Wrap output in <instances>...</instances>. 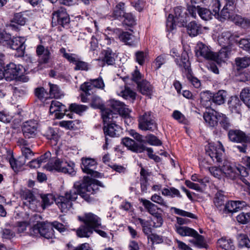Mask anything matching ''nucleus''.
<instances>
[{
    "label": "nucleus",
    "mask_w": 250,
    "mask_h": 250,
    "mask_svg": "<svg viewBox=\"0 0 250 250\" xmlns=\"http://www.w3.org/2000/svg\"><path fill=\"white\" fill-rule=\"evenodd\" d=\"M211 174L214 177L221 179L225 176L231 179H234L242 174L239 168L232 165L228 161H225L222 168L216 167H210L208 168Z\"/></svg>",
    "instance_id": "obj_1"
},
{
    "label": "nucleus",
    "mask_w": 250,
    "mask_h": 250,
    "mask_svg": "<svg viewBox=\"0 0 250 250\" xmlns=\"http://www.w3.org/2000/svg\"><path fill=\"white\" fill-rule=\"evenodd\" d=\"M174 16L169 14L167 21V28L168 31H172L175 28L176 24L184 25L186 24L187 14L185 8L182 6H177L174 9Z\"/></svg>",
    "instance_id": "obj_2"
},
{
    "label": "nucleus",
    "mask_w": 250,
    "mask_h": 250,
    "mask_svg": "<svg viewBox=\"0 0 250 250\" xmlns=\"http://www.w3.org/2000/svg\"><path fill=\"white\" fill-rule=\"evenodd\" d=\"M176 232L182 236H190L194 238L190 242L198 248H204L206 246L204 238L198 234L197 231L186 226L175 225Z\"/></svg>",
    "instance_id": "obj_3"
},
{
    "label": "nucleus",
    "mask_w": 250,
    "mask_h": 250,
    "mask_svg": "<svg viewBox=\"0 0 250 250\" xmlns=\"http://www.w3.org/2000/svg\"><path fill=\"white\" fill-rule=\"evenodd\" d=\"M77 191L71 189L66 192L64 196H60L55 199V203L62 212H67L72 207V202L77 199Z\"/></svg>",
    "instance_id": "obj_4"
},
{
    "label": "nucleus",
    "mask_w": 250,
    "mask_h": 250,
    "mask_svg": "<svg viewBox=\"0 0 250 250\" xmlns=\"http://www.w3.org/2000/svg\"><path fill=\"white\" fill-rule=\"evenodd\" d=\"M74 166L75 165L72 162H67L60 158H57L55 160L54 165L47 164L44 166V168L49 171L54 169L59 172H62L73 176L76 174Z\"/></svg>",
    "instance_id": "obj_5"
},
{
    "label": "nucleus",
    "mask_w": 250,
    "mask_h": 250,
    "mask_svg": "<svg viewBox=\"0 0 250 250\" xmlns=\"http://www.w3.org/2000/svg\"><path fill=\"white\" fill-rule=\"evenodd\" d=\"M224 148L220 142L216 143H209L206 146V153L214 162L219 163L223 157Z\"/></svg>",
    "instance_id": "obj_6"
},
{
    "label": "nucleus",
    "mask_w": 250,
    "mask_h": 250,
    "mask_svg": "<svg viewBox=\"0 0 250 250\" xmlns=\"http://www.w3.org/2000/svg\"><path fill=\"white\" fill-rule=\"evenodd\" d=\"M138 122L139 127L143 130L153 131L157 128V125L149 112H145L143 115L140 116Z\"/></svg>",
    "instance_id": "obj_7"
},
{
    "label": "nucleus",
    "mask_w": 250,
    "mask_h": 250,
    "mask_svg": "<svg viewBox=\"0 0 250 250\" xmlns=\"http://www.w3.org/2000/svg\"><path fill=\"white\" fill-rule=\"evenodd\" d=\"M69 17L66 11L61 8L52 14V24L53 26L60 25L63 27L69 22Z\"/></svg>",
    "instance_id": "obj_8"
},
{
    "label": "nucleus",
    "mask_w": 250,
    "mask_h": 250,
    "mask_svg": "<svg viewBox=\"0 0 250 250\" xmlns=\"http://www.w3.org/2000/svg\"><path fill=\"white\" fill-rule=\"evenodd\" d=\"M229 140L234 143L250 144V135L239 129L230 130L228 134Z\"/></svg>",
    "instance_id": "obj_9"
},
{
    "label": "nucleus",
    "mask_w": 250,
    "mask_h": 250,
    "mask_svg": "<svg viewBox=\"0 0 250 250\" xmlns=\"http://www.w3.org/2000/svg\"><path fill=\"white\" fill-rule=\"evenodd\" d=\"M38 127V123L35 120H29L23 123L21 128L24 137L28 139L35 137Z\"/></svg>",
    "instance_id": "obj_10"
},
{
    "label": "nucleus",
    "mask_w": 250,
    "mask_h": 250,
    "mask_svg": "<svg viewBox=\"0 0 250 250\" xmlns=\"http://www.w3.org/2000/svg\"><path fill=\"white\" fill-rule=\"evenodd\" d=\"M22 66L14 63L7 64L4 70L6 80L11 81L16 79L22 73Z\"/></svg>",
    "instance_id": "obj_11"
},
{
    "label": "nucleus",
    "mask_w": 250,
    "mask_h": 250,
    "mask_svg": "<svg viewBox=\"0 0 250 250\" xmlns=\"http://www.w3.org/2000/svg\"><path fill=\"white\" fill-rule=\"evenodd\" d=\"M104 84L103 79L101 78L91 80L89 82H85L81 86V89L83 91L86 96L90 95V92H93L94 88L103 89Z\"/></svg>",
    "instance_id": "obj_12"
},
{
    "label": "nucleus",
    "mask_w": 250,
    "mask_h": 250,
    "mask_svg": "<svg viewBox=\"0 0 250 250\" xmlns=\"http://www.w3.org/2000/svg\"><path fill=\"white\" fill-rule=\"evenodd\" d=\"M79 220L83 222L84 224L92 229H95L101 225V220L97 215L92 213H87L83 217H79Z\"/></svg>",
    "instance_id": "obj_13"
},
{
    "label": "nucleus",
    "mask_w": 250,
    "mask_h": 250,
    "mask_svg": "<svg viewBox=\"0 0 250 250\" xmlns=\"http://www.w3.org/2000/svg\"><path fill=\"white\" fill-rule=\"evenodd\" d=\"M25 41L23 37H14L13 39L10 37V39L5 43V45H8L12 49L19 51L20 52L19 55H23V51L25 48L24 46Z\"/></svg>",
    "instance_id": "obj_14"
},
{
    "label": "nucleus",
    "mask_w": 250,
    "mask_h": 250,
    "mask_svg": "<svg viewBox=\"0 0 250 250\" xmlns=\"http://www.w3.org/2000/svg\"><path fill=\"white\" fill-rule=\"evenodd\" d=\"M122 142L129 150L136 153H141L145 151L146 146L142 144H138L133 140L125 137L122 139Z\"/></svg>",
    "instance_id": "obj_15"
},
{
    "label": "nucleus",
    "mask_w": 250,
    "mask_h": 250,
    "mask_svg": "<svg viewBox=\"0 0 250 250\" xmlns=\"http://www.w3.org/2000/svg\"><path fill=\"white\" fill-rule=\"evenodd\" d=\"M196 55L197 57H203L207 60H212L214 56V52L202 42H198L196 47Z\"/></svg>",
    "instance_id": "obj_16"
},
{
    "label": "nucleus",
    "mask_w": 250,
    "mask_h": 250,
    "mask_svg": "<svg viewBox=\"0 0 250 250\" xmlns=\"http://www.w3.org/2000/svg\"><path fill=\"white\" fill-rule=\"evenodd\" d=\"M238 37L237 36L233 35L229 31H224L219 37L218 42L222 47H228L233 42H237L236 38Z\"/></svg>",
    "instance_id": "obj_17"
},
{
    "label": "nucleus",
    "mask_w": 250,
    "mask_h": 250,
    "mask_svg": "<svg viewBox=\"0 0 250 250\" xmlns=\"http://www.w3.org/2000/svg\"><path fill=\"white\" fill-rule=\"evenodd\" d=\"M36 53L39 57V62L40 63H47L51 58V53L48 47H45L42 45H37Z\"/></svg>",
    "instance_id": "obj_18"
},
{
    "label": "nucleus",
    "mask_w": 250,
    "mask_h": 250,
    "mask_svg": "<svg viewBox=\"0 0 250 250\" xmlns=\"http://www.w3.org/2000/svg\"><path fill=\"white\" fill-rule=\"evenodd\" d=\"M50 114L55 113V117L56 118H63L64 114L62 112H67L64 105L57 101H52L50 106Z\"/></svg>",
    "instance_id": "obj_19"
},
{
    "label": "nucleus",
    "mask_w": 250,
    "mask_h": 250,
    "mask_svg": "<svg viewBox=\"0 0 250 250\" xmlns=\"http://www.w3.org/2000/svg\"><path fill=\"white\" fill-rule=\"evenodd\" d=\"M132 30L123 32L119 36V38L125 44L130 46L135 45L139 41V38L133 35Z\"/></svg>",
    "instance_id": "obj_20"
},
{
    "label": "nucleus",
    "mask_w": 250,
    "mask_h": 250,
    "mask_svg": "<svg viewBox=\"0 0 250 250\" xmlns=\"http://www.w3.org/2000/svg\"><path fill=\"white\" fill-rule=\"evenodd\" d=\"M96 164V161L91 158H85L82 159V168L83 171L86 173L93 175L94 176H98L99 174L96 171L93 170L92 168L95 166Z\"/></svg>",
    "instance_id": "obj_21"
},
{
    "label": "nucleus",
    "mask_w": 250,
    "mask_h": 250,
    "mask_svg": "<svg viewBox=\"0 0 250 250\" xmlns=\"http://www.w3.org/2000/svg\"><path fill=\"white\" fill-rule=\"evenodd\" d=\"M116 123H110L106 124V125H104V131L105 135H109L112 137H117L119 135L121 128Z\"/></svg>",
    "instance_id": "obj_22"
},
{
    "label": "nucleus",
    "mask_w": 250,
    "mask_h": 250,
    "mask_svg": "<svg viewBox=\"0 0 250 250\" xmlns=\"http://www.w3.org/2000/svg\"><path fill=\"white\" fill-rule=\"evenodd\" d=\"M111 107L117 112V113H118L125 117H128L130 112V110L126 105L118 101L113 100L111 102Z\"/></svg>",
    "instance_id": "obj_23"
},
{
    "label": "nucleus",
    "mask_w": 250,
    "mask_h": 250,
    "mask_svg": "<svg viewBox=\"0 0 250 250\" xmlns=\"http://www.w3.org/2000/svg\"><path fill=\"white\" fill-rule=\"evenodd\" d=\"M106 108L102 110V115L103 121L105 124L117 122L116 120L120 117L115 110Z\"/></svg>",
    "instance_id": "obj_24"
},
{
    "label": "nucleus",
    "mask_w": 250,
    "mask_h": 250,
    "mask_svg": "<svg viewBox=\"0 0 250 250\" xmlns=\"http://www.w3.org/2000/svg\"><path fill=\"white\" fill-rule=\"evenodd\" d=\"M247 204L243 201H230L225 205V208L229 212H235L246 207Z\"/></svg>",
    "instance_id": "obj_25"
},
{
    "label": "nucleus",
    "mask_w": 250,
    "mask_h": 250,
    "mask_svg": "<svg viewBox=\"0 0 250 250\" xmlns=\"http://www.w3.org/2000/svg\"><path fill=\"white\" fill-rule=\"evenodd\" d=\"M219 113L216 111L206 112L204 114V119L206 123L210 127L216 126L218 122Z\"/></svg>",
    "instance_id": "obj_26"
},
{
    "label": "nucleus",
    "mask_w": 250,
    "mask_h": 250,
    "mask_svg": "<svg viewBox=\"0 0 250 250\" xmlns=\"http://www.w3.org/2000/svg\"><path fill=\"white\" fill-rule=\"evenodd\" d=\"M41 236L46 239H52L54 236V230L51 225L44 222H40Z\"/></svg>",
    "instance_id": "obj_27"
},
{
    "label": "nucleus",
    "mask_w": 250,
    "mask_h": 250,
    "mask_svg": "<svg viewBox=\"0 0 250 250\" xmlns=\"http://www.w3.org/2000/svg\"><path fill=\"white\" fill-rule=\"evenodd\" d=\"M50 156L51 153L49 152H46L38 159L31 161L28 166L31 168H39L42 163H46Z\"/></svg>",
    "instance_id": "obj_28"
},
{
    "label": "nucleus",
    "mask_w": 250,
    "mask_h": 250,
    "mask_svg": "<svg viewBox=\"0 0 250 250\" xmlns=\"http://www.w3.org/2000/svg\"><path fill=\"white\" fill-rule=\"evenodd\" d=\"M140 201L142 203L147 211L152 216L159 213L158 212V210H160V208H158L156 205L152 203L150 201L143 198L140 199Z\"/></svg>",
    "instance_id": "obj_29"
},
{
    "label": "nucleus",
    "mask_w": 250,
    "mask_h": 250,
    "mask_svg": "<svg viewBox=\"0 0 250 250\" xmlns=\"http://www.w3.org/2000/svg\"><path fill=\"white\" fill-rule=\"evenodd\" d=\"M175 62L180 67H183L185 69L187 73L192 72L190 68V64L186 53H183L181 58L176 59Z\"/></svg>",
    "instance_id": "obj_30"
},
{
    "label": "nucleus",
    "mask_w": 250,
    "mask_h": 250,
    "mask_svg": "<svg viewBox=\"0 0 250 250\" xmlns=\"http://www.w3.org/2000/svg\"><path fill=\"white\" fill-rule=\"evenodd\" d=\"M187 28L188 33L190 36L195 37L202 32L201 25L197 24L194 21L190 22L187 25Z\"/></svg>",
    "instance_id": "obj_31"
},
{
    "label": "nucleus",
    "mask_w": 250,
    "mask_h": 250,
    "mask_svg": "<svg viewBox=\"0 0 250 250\" xmlns=\"http://www.w3.org/2000/svg\"><path fill=\"white\" fill-rule=\"evenodd\" d=\"M103 54L104 56L102 59V61L106 62L108 65H113L115 63V58L116 55L112 50L107 48V49L104 50L103 51Z\"/></svg>",
    "instance_id": "obj_32"
},
{
    "label": "nucleus",
    "mask_w": 250,
    "mask_h": 250,
    "mask_svg": "<svg viewBox=\"0 0 250 250\" xmlns=\"http://www.w3.org/2000/svg\"><path fill=\"white\" fill-rule=\"evenodd\" d=\"M213 95L208 91H203L200 93L201 103L207 108L210 107L212 102Z\"/></svg>",
    "instance_id": "obj_33"
},
{
    "label": "nucleus",
    "mask_w": 250,
    "mask_h": 250,
    "mask_svg": "<svg viewBox=\"0 0 250 250\" xmlns=\"http://www.w3.org/2000/svg\"><path fill=\"white\" fill-rule=\"evenodd\" d=\"M228 104L231 112L238 113L240 112L241 102L238 97H231L228 102Z\"/></svg>",
    "instance_id": "obj_34"
},
{
    "label": "nucleus",
    "mask_w": 250,
    "mask_h": 250,
    "mask_svg": "<svg viewBox=\"0 0 250 250\" xmlns=\"http://www.w3.org/2000/svg\"><path fill=\"white\" fill-rule=\"evenodd\" d=\"M21 196L24 205L31 207L37 203L33 194L29 190L23 191Z\"/></svg>",
    "instance_id": "obj_35"
},
{
    "label": "nucleus",
    "mask_w": 250,
    "mask_h": 250,
    "mask_svg": "<svg viewBox=\"0 0 250 250\" xmlns=\"http://www.w3.org/2000/svg\"><path fill=\"white\" fill-rule=\"evenodd\" d=\"M232 243L231 240L222 237L218 240L217 245L222 250H234Z\"/></svg>",
    "instance_id": "obj_36"
},
{
    "label": "nucleus",
    "mask_w": 250,
    "mask_h": 250,
    "mask_svg": "<svg viewBox=\"0 0 250 250\" xmlns=\"http://www.w3.org/2000/svg\"><path fill=\"white\" fill-rule=\"evenodd\" d=\"M227 96L225 90H219L213 95L212 102L216 104L220 105L225 103Z\"/></svg>",
    "instance_id": "obj_37"
},
{
    "label": "nucleus",
    "mask_w": 250,
    "mask_h": 250,
    "mask_svg": "<svg viewBox=\"0 0 250 250\" xmlns=\"http://www.w3.org/2000/svg\"><path fill=\"white\" fill-rule=\"evenodd\" d=\"M226 47H223L218 53L214 52V56L213 57V58H212V61L216 62L217 63H220L222 62H224L228 56Z\"/></svg>",
    "instance_id": "obj_38"
},
{
    "label": "nucleus",
    "mask_w": 250,
    "mask_h": 250,
    "mask_svg": "<svg viewBox=\"0 0 250 250\" xmlns=\"http://www.w3.org/2000/svg\"><path fill=\"white\" fill-rule=\"evenodd\" d=\"M93 230L85 224L81 226L77 230V235L79 237H89L93 233Z\"/></svg>",
    "instance_id": "obj_39"
},
{
    "label": "nucleus",
    "mask_w": 250,
    "mask_h": 250,
    "mask_svg": "<svg viewBox=\"0 0 250 250\" xmlns=\"http://www.w3.org/2000/svg\"><path fill=\"white\" fill-rule=\"evenodd\" d=\"M138 88L140 92L144 95H149L152 91V87L150 83L146 81L138 83Z\"/></svg>",
    "instance_id": "obj_40"
},
{
    "label": "nucleus",
    "mask_w": 250,
    "mask_h": 250,
    "mask_svg": "<svg viewBox=\"0 0 250 250\" xmlns=\"http://www.w3.org/2000/svg\"><path fill=\"white\" fill-rule=\"evenodd\" d=\"M198 15L204 21H208L214 16L213 12L209 9L200 6L198 7Z\"/></svg>",
    "instance_id": "obj_41"
},
{
    "label": "nucleus",
    "mask_w": 250,
    "mask_h": 250,
    "mask_svg": "<svg viewBox=\"0 0 250 250\" xmlns=\"http://www.w3.org/2000/svg\"><path fill=\"white\" fill-rule=\"evenodd\" d=\"M209 6L210 10L213 12L214 16L218 19L221 7L220 0H210Z\"/></svg>",
    "instance_id": "obj_42"
},
{
    "label": "nucleus",
    "mask_w": 250,
    "mask_h": 250,
    "mask_svg": "<svg viewBox=\"0 0 250 250\" xmlns=\"http://www.w3.org/2000/svg\"><path fill=\"white\" fill-rule=\"evenodd\" d=\"M235 62L238 68H245L250 65V57L236 58Z\"/></svg>",
    "instance_id": "obj_43"
},
{
    "label": "nucleus",
    "mask_w": 250,
    "mask_h": 250,
    "mask_svg": "<svg viewBox=\"0 0 250 250\" xmlns=\"http://www.w3.org/2000/svg\"><path fill=\"white\" fill-rule=\"evenodd\" d=\"M124 5V3L120 2L115 6L113 12V16L115 18L118 19L124 17V15L126 13L125 12Z\"/></svg>",
    "instance_id": "obj_44"
},
{
    "label": "nucleus",
    "mask_w": 250,
    "mask_h": 250,
    "mask_svg": "<svg viewBox=\"0 0 250 250\" xmlns=\"http://www.w3.org/2000/svg\"><path fill=\"white\" fill-rule=\"evenodd\" d=\"M79 188L83 189V190L87 192L94 193H93V187L92 186L91 182V178L86 176L83 178V185H79Z\"/></svg>",
    "instance_id": "obj_45"
},
{
    "label": "nucleus",
    "mask_w": 250,
    "mask_h": 250,
    "mask_svg": "<svg viewBox=\"0 0 250 250\" xmlns=\"http://www.w3.org/2000/svg\"><path fill=\"white\" fill-rule=\"evenodd\" d=\"M240 96L244 104L250 108V87L244 88L241 92Z\"/></svg>",
    "instance_id": "obj_46"
},
{
    "label": "nucleus",
    "mask_w": 250,
    "mask_h": 250,
    "mask_svg": "<svg viewBox=\"0 0 250 250\" xmlns=\"http://www.w3.org/2000/svg\"><path fill=\"white\" fill-rule=\"evenodd\" d=\"M49 85L50 86L49 97L55 98H61L62 94L59 87L56 84L50 83H49Z\"/></svg>",
    "instance_id": "obj_47"
},
{
    "label": "nucleus",
    "mask_w": 250,
    "mask_h": 250,
    "mask_svg": "<svg viewBox=\"0 0 250 250\" xmlns=\"http://www.w3.org/2000/svg\"><path fill=\"white\" fill-rule=\"evenodd\" d=\"M35 95L40 100L45 101L49 97L48 93L42 87H37L34 90Z\"/></svg>",
    "instance_id": "obj_48"
},
{
    "label": "nucleus",
    "mask_w": 250,
    "mask_h": 250,
    "mask_svg": "<svg viewBox=\"0 0 250 250\" xmlns=\"http://www.w3.org/2000/svg\"><path fill=\"white\" fill-rule=\"evenodd\" d=\"M42 199V208L44 209L46 207L50 206L53 202H55L54 196L51 194L42 195L41 196Z\"/></svg>",
    "instance_id": "obj_49"
},
{
    "label": "nucleus",
    "mask_w": 250,
    "mask_h": 250,
    "mask_svg": "<svg viewBox=\"0 0 250 250\" xmlns=\"http://www.w3.org/2000/svg\"><path fill=\"white\" fill-rule=\"evenodd\" d=\"M237 240L239 247L250 248V240L246 234L242 233L238 234Z\"/></svg>",
    "instance_id": "obj_50"
},
{
    "label": "nucleus",
    "mask_w": 250,
    "mask_h": 250,
    "mask_svg": "<svg viewBox=\"0 0 250 250\" xmlns=\"http://www.w3.org/2000/svg\"><path fill=\"white\" fill-rule=\"evenodd\" d=\"M162 193L165 196H169L171 197L177 196L181 197L180 191L176 188L171 187L170 188H165L162 190Z\"/></svg>",
    "instance_id": "obj_51"
},
{
    "label": "nucleus",
    "mask_w": 250,
    "mask_h": 250,
    "mask_svg": "<svg viewBox=\"0 0 250 250\" xmlns=\"http://www.w3.org/2000/svg\"><path fill=\"white\" fill-rule=\"evenodd\" d=\"M218 122L221 126L225 130L228 129L231 126L229 118L224 114L219 113Z\"/></svg>",
    "instance_id": "obj_52"
},
{
    "label": "nucleus",
    "mask_w": 250,
    "mask_h": 250,
    "mask_svg": "<svg viewBox=\"0 0 250 250\" xmlns=\"http://www.w3.org/2000/svg\"><path fill=\"white\" fill-rule=\"evenodd\" d=\"M72 189H75L77 190V197L78 195H80L87 202H90L91 199L89 195L87 193V192L83 190V189L79 188V185L75 184Z\"/></svg>",
    "instance_id": "obj_53"
},
{
    "label": "nucleus",
    "mask_w": 250,
    "mask_h": 250,
    "mask_svg": "<svg viewBox=\"0 0 250 250\" xmlns=\"http://www.w3.org/2000/svg\"><path fill=\"white\" fill-rule=\"evenodd\" d=\"M91 105L94 108L103 109V104L100 97L97 95H93L91 99Z\"/></svg>",
    "instance_id": "obj_54"
},
{
    "label": "nucleus",
    "mask_w": 250,
    "mask_h": 250,
    "mask_svg": "<svg viewBox=\"0 0 250 250\" xmlns=\"http://www.w3.org/2000/svg\"><path fill=\"white\" fill-rule=\"evenodd\" d=\"M138 220L141 225L143 228V231L146 235H148L151 232V228H150V223L148 221L142 219L141 218H138Z\"/></svg>",
    "instance_id": "obj_55"
},
{
    "label": "nucleus",
    "mask_w": 250,
    "mask_h": 250,
    "mask_svg": "<svg viewBox=\"0 0 250 250\" xmlns=\"http://www.w3.org/2000/svg\"><path fill=\"white\" fill-rule=\"evenodd\" d=\"M12 19L13 22H15L17 24L21 26L24 25L26 21V18L23 17L21 13L15 14Z\"/></svg>",
    "instance_id": "obj_56"
},
{
    "label": "nucleus",
    "mask_w": 250,
    "mask_h": 250,
    "mask_svg": "<svg viewBox=\"0 0 250 250\" xmlns=\"http://www.w3.org/2000/svg\"><path fill=\"white\" fill-rule=\"evenodd\" d=\"M87 108V107L85 105L76 104H72L69 105L70 110L78 114H81L82 112L85 111Z\"/></svg>",
    "instance_id": "obj_57"
},
{
    "label": "nucleus",
    "mask_w": 250,
    "mask_h": 250,
    "mask_svg": "<svg viewBox=\"0 0 250 250\" xmlns=\"http://www.w3.org/2000/svg\"><path fill=\"white\" fill-rule=\"evenodd\" d=\"M28 223L25 221L18 222L15 226V230L19 234H21L25 232Z\"/></svg>",
    "instance_id": "obj_58"
},
{
    "label": "nucleus",
    "mask_w": 250,
    "mask_h": 250,
    "mask_svg": "<svg viewBox=\"0 0 250 250\" xmlns=\"http://www.w3.org/2000/svg\"><path fill=\"white\" fill-rule=\"evenodd\" d=\"M146 142L152 146H160L161 145L162 142L156 136L152 134H148L146 137Z\"/></svg>",
    "instance_id": "obj_59"
},
{
    "label": "nucleus",
    "mask_w": 250,
    "mask_h": 250,
    "mask_svg": "<svg viewBox=\"0 0 250 250\" xmlns=\"http://www.w3.org/2000/svg\"><path fill=\"white\" fill-rule=\"evenodd\" d=\"M224 196L220 193L217 192L216 194L214 200V203L215 206L217 208L221 207L224 205Z\"/></svg>",
    "instance_id": "obj_60"
},
{
    "label": "nucleus",
    "mask_w": 250,
    "mask_h": 250,
    "mask_svg": "<svg viewBox=\"0 0 250 250\" xmlns=\"http://www.w3.org/2000/svg\"><path fill=\"white\" fill-rule=\"evenodd\" d=\"M236 218L237 220L241 224H246L250 221V213L242 212L239 214Z\"/></svg>",
    "instance_id": "obj_61"
},
{
    "label": "nucleus",
    "mask_w": 250,
    "mask_h": 250,
    "mask_svg": "<svg viewBox=\"0 0 250 250\" xmlns=\"http://www.w3.org/2000/svg\"><path fill=\"white\" fill-rule=\"evenodd\" d=\"M39 225H40V222L38 223L30 228L28 232L30 235L32 236H38L39 235H41V227L39 226Z\"/></svg>",
    "instance_id": "obj_62"
},
{
    "label": "nucleus",
    "mask_w": 250,
    "mask_h": 250,
    "mask_svg": "<svg viewBox=\"0 0 250 250\" xmlns=\"http://www.w3.org/2000/svg\"><path fill=\"white\" fill-rule=\"evenodd\" d=\"M150 199L153 202L158 204L162 206L167 207V202L165 201L162 197L159 195L154 194L151 196Z\"/></svg>",
    "instance_id": "obj_63"
},
{
    "label": "nucleus",
    "mask_w": 250,
    "mask_h": 250,
    "mask_svg": "<svg viewBox=\"0 0 250 250\" xmlns=\"http://www.w3.org/2000/svg\"><path fill=\"white\" fill-rule=\"evenodd\" d=\"M124 23L128 26H132L135 23L134 18L131 13H126L124 15Z\"/></svg>",
    "instance_id": "obj_64"
}]
</instances>
